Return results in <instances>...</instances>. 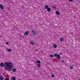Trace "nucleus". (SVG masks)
<instances>
[{
	"label": "nucleus",
	"instance_id": "nucleus-1",
	"mask_svg": "<svg viewBox=\"0 0 80 80\" xmlns=\"http://www.w3.org/2000/svg\"><path fill=\"white\" fill-rule=\"evenodd\" d=\"M4 63L6 65V67L4 68L5 70H7L8 72H11V70L8 69H11L12 68V63L7 62H5Z\"/></svg>",
	"mask_w": 80,
	"mask_h": 80
},
{
	"label": "nucleus",
	"instance_id": "nucleus-2",
	"mask_svg": "<svg viewBox=\"0 0 80 80\" xmlns=\"http://www.w3.org/2000/svg\"><path fill=\"white\" fill-rule=\"evenodd\" d=\"M54 56V57H57L58 59H59V58H60V56L59 54H57L55 53Z\"/></svg>",
	"mask_w": 80,
	"mask_h": 80
},
{
	"label": "nucleus",
	"instance_id": "nucleus-3",
	"mask_svg": "<svg viewBox=\"0 0 80 80\" xmlns=\"http://www.w3.org/2000/svg\"><path fill=\"white\" fill-rule=\"evenodd\" d=\"M32 33L33 35H36V32H35L33 30H32Z\"/></svg>",
	"mask_w": 80,
	"mask_h": 80
},
{
	"label": "nucleus",
	"instance_id": "nucleus-4",
	"mask_svg": "<svg viewBox=\"0 0 80 80\" xmlns=\"http://www.w3.org/2000/svg\"><path fill=\"white\" fill-rule=\"evenodd\" d=\"M0 8L2 9V10H3V9H4V8H3V6L2 4H0Z\"/></svg>",
	"mask_w": 80,
	"mask_h": 80
},
{
	"label": "nucleus",
	"instance_id": "nucleus-5",
	"mask_svg": "<svg viewBox=\"0 0 80 80\" xmlns=\"http://www.w3.org/2000/svg\"><path fill=\"white\" fill-rule=\"evenodd\" d=\"M11 80H16V78H15V77L14 76L12 77L11 78Z\"/></svg>",
	"mask_w": 80,
	"mask_h": 80
},
{
	"label": "nucleus",
	"instance_id": "nucleus-6",
	"mask_svg": "<svg viewBox=\"0 0 80 80\" xmlns=\"http://www.w3.org/2000/svg\"><path fill=\"white\" fill-rule=\"evenodd\" d=\"M0 66H1V67H4V64L2 63H1L0 64Z\"/></svg>",
	"mask_w": 80,
	"mask_h": 80
},
{
	"label": "nucleus",
	"instance_id": "nucleus-7",
	"mask_svg": "<svg viewBox=\"0 0 80 80\" xmlns=\"http://www.w3.org/2000/svg\"><path fill=\"white\" fill-rule=\"evenodd\" d=\"M53 48H57V45L56 44H54L53 45Z\"/></svg>",
	"mask_w": 80,
	"mask_h": 80
},
{
	"label": "nucleus",
	"instance_id": "nucleus-8",
	"mask_svg": "<svg viewBox=\"0 0 80 80\" xmlns=\"http://www.w3.org/2000/svg\"><path fill=\"white\" fill-rule=\"evenodd\" d=\"M28 33H29V32H26L24 33L25 35H28Z\"/></svg>",
	"mask_w": 80,
	"mask_h": 80
},
{
	"label": "nucleus",
	"instance_id": "nucleus-9",
	"mask_svg": "<svg viewBox=\"0 0 80 80\" xmlns=\"http://www.w3.org/2000/svg\"><path fill=\"white\" fill-rule=\"evenodd\" d=\"M47 10L48 12H50V11H51V8H47Z\"/></svg>",
	"mask_w": 80,
	"mask_h": 80
},
{
	"label": "nucleus",
	"instance_id": "nucleus-10",
	"mask_svg": "<svg viewBox=\"0 0 80 80\" xmlns=\"http://www.w3.org/2000/svg\"><path fill=\"white\" fill-rule=\"evenodd\" d=\"M37 67L38 68H39V67H41V65L40 64H37Z\"/></svg>",
	"mask_w": 80,
	"mask_h": 80
},
{
	"label": "nucleus",
	"instance_id": "nucleus-11",
	"mask_svg": "<svg viewBox=\"0 0 80 80\" xmlns=\"http://www.w3.org/2000/svg\"><path fill=\"white\" fill-rule=\"evenodd\" d=\"M56 14H57V15H60V13H59V12H58V11H56Z\"/></svg>",
	"mask_w": 80,
	"mask_h": 80
},
{
	"label": "nucleus",
	"instance_id": "nucleus-12",
	"mask_svg": "<svg viewBox=\"0 0 80 80\" xmlns=\"http://www.w3.org/2000/svg\"><path fill=\"white\" fill-rule=\"evenodd\" d=\"M60 40L61 42H63V41L64 40V38H60Z\"/></svg>",
	"mask_w": 80,
	"mask_h": 80
},
{
	"label": "nucleus",
	"instance_id": "nucleus-13",
	"mask_svg": "<svg viewBox=\"0 0 80 80\" xmlns=\"http://www.w3.org/2000/svg\"><path fill=\"white\" fill-rule=\"evenodd\" d=\"M16 69L15 68H13L12 70V71L13 72H16Z\"/></svg>",
	"mask_w": 80,
	"mask_h": 80
},
{
	"label": "nucleus",
	"instance_id": "nucleus-14",
	"mask_svg": "<svg viewBox=\"0 0 80 80\" xmlns=\"http://www.w3.org/2000/svg\"><path fill=\"white\" fill-rule=\"evenodd\" d=\"M0 80H3V77L2 76H0Z\"/></svg>",
	"mask_w": 80,
	"mask_h": 80
},
{
	"label": "nucleus",
	"instance_id": "nucleus-15",
	"mask_svg": "<svg viewBox=\"0 0 80 80\" xmlns=\"http://www.w3.org/2000/svg\"><path fill=\"white\" fill-rule=\"evenodd\" d=\"M48 6L47 5V6H45V9H47V8H48Z\"/></svg>",
	"mask_w": 80,
	"mask_h": 80
},
{
	"label": "nucleus",
	"instance_id": "nucleus-16",
	"mask_svg": "<svg viewBox=\"0 0 80 80\" xmlns=\"http://www.w3.org/2000/svg\"><path fill=\"white\" fill-rule=\"evenodd\" d=\"M70 68L71 69V70H72V69H73V67L71 66L70 67Z\"/></svg>",
	"mask_w": 80,
	"mask_h": 80
},
{
	"label": "nucleus",
	"instance_id": "nucleus-17",
	"mask_svg": "<svg viewBox=\"0 0 80 80\" xmlns=\"http://www.w3.org/2000/svg\"><path fill=\"white\" fill-rule=\"evenodd\" d=\"M31 43L32 44V45H34L35 43V42L33 41H32L31 42Z\"/></svg>",
	"mask_w": 80,
	"mask_h": 80
},
{
	"label": "nucleus",
	"instance_id": "nucleus-18",
	"mask_svg": "<svg viewBox=\"0 0 80 80\" xmlns=\"http://www.w3.org/2000/svg\"><path fill=\"white\" fill-rule=\"evenodd\" d=\"M8 51L9 52H12V50H11V49H9L8 50Z\"/></svg>",
	"mask_w": 80,
	"mask_h": 80
},
{
	"label": "nucleus",
	"instance_id": "nucleus-19",
	"mask_svg": "<svg viewBox=\"0 0 80 80\" xmlns=\"http://www.w3.org/2000/svg\"><path fill=\"white\" fill-rule=\"evenodd\" d=\"M53 55H50V57H52V58H53Z\"/></svg>",
	"mask_w": 80,
	"mask_h": 80
},
{
	"label": "nucleus",
	"instance_id": "nucleus-20",
	"mask_svg": "<svg viewBox=\"0 0 80 80\" xmlns=\"http://www.w3.org/2000/svg\"><path fill=\"white\" fill-rule=\"evenodd\" d=\"M5 80H9V78L8 77L6 78Z\"/></svg>",
	"mask_w": 80,
	"mask_h": 80
},
{
	"label": "nucleus",
	"instance_id": "nucleus-21",
	"mask_svg": "<svg viewBox=\"0 0 80 80\" xmlns=\"http://www.w3.org/2000/svg\"><path fill=\"white\" fill-rule=\"evenodd\" d=\"M38 63H40V61L39 60L38 61Z\"/></svg>",
	"mask_w": 80,
	"mask_h": 80
},
{
	"label": "nucleus",
	"instance_id": "nucleus-22",
	"mask_svg": "<svg viewBox=\"0 0 80 80\" xmlns=\"http://www.w3.org/2000/svg\"><path fill=\"white\" fill-rule=\"evenodd\" d=\"M53 8H54V9H55L56 8L54 6H53Z\"/></svg>",
	"mask_w": 80,
	"mask_h": 80
},
{
	"label": "nucleus",
	"instance_id": "nucleus-23",
	"mask_svg": "<svg viewBox=\"0 0 80 80\" xmlns=\"http://www.w3.org/2000/svg\"><path fill=\"white\" fill-rule=\"evenodd\" d=\"M69 2H72V0H68Z\"/></svg>",
	"mask_w": 80,
	"mask_h": 80
},
{
	"label": "nucleus",
	"instance_id": "nucleus-24",
	"mask_svg": "<svg viewBox=\"0 0 80 80\" xmlns=\"http://www.w3.org/2000/svg\"><path fill=\"white\" fill-rule=\"evenodd\" d=\"M6 44H8V42H7L6 43Z\"/></svg>",
	"mask_w": 80,
	"mask_h": 80
},
{
	"label": "nucleus",
	"instance_id": "nucleus-25",
	"mask_svg": "<svg viewBox=\"0 0 80 80\" xmlns=\"http://www.w3.org/2000/svg\"><path fill=\"white\" fill-rule=\"evenodd\" d=\"M35 51H36V52H38V50L37 49H36Z\"/></svg>",
	"mask_w": 80,
	"mask_h": 80
},
{
	"label": "nucleus",
	"instance_id": "nucleus-26",
	"mask_svg": "<svg viewBox=\"0 0 80 80\" xmlns=\"http://www.w3.org/2000/svg\"><path fill=\"white\" fill-rule=\"evenodd\" d=\"M64 62H65L64 61H62V63H63Z\"/></svg>",
	"mask_w": 80,
	"mask_h": 80
},
{
	"label": "nucleus",
	"instance_id": "nucleus-27",
	"mask_svg": "<svg viewBox=\"0 0 80 80\" xmlns=\"http://www.w3.org/2000/svg\"><path fill=\"white\" fill-rule=\"evenodd\" d=\"M52 77H54V75H52Z\"/></svg>",
	"mask_w": 80,
	"mask_h": 80
},
{
	"label": "nucleus",
	"instance_id": "nucleus-28",
	"mask_svg": "<svg viewBox=\"0 0 80 80\" xmlns=\"http://www.w3.org/2000/svg\"><path fill=\"white\" fill-rule=\"evenodd\" d=\"M72 66H73L74 67H76V65H73Z\"/></svg>",
	"mask_w": 80,
	"mask_h": 80
}]
</instances>
